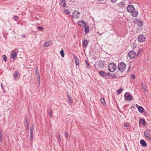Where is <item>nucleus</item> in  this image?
Wrapping results in <instances>:
<instances>
[{
    "label": "nucleus",
    "mask_w": 151,
    "mask_h": 151,
    "mask_svg": "<svg viewBox=\"0 0 151 151\" xmlns=\"http://www.w3.org/2000/svg\"><path fill=\"white\" fill-rule=\"evenodd\" d=\"M116 68V64L113 63H111L108 66L109 70L112 73L114 72Z\"/></svg>",
    "instance_id": "nucleus-1"
},
{
    "label": "nucleus",
    "mask_w": 151,
    "mask_h": 151,
    "mask_svg": "<svg viewBox=\"0 0 151 151\" xmlns=\"http://www.w3.org/2000/svg\"><path fill=\"white\" fill-rule=\"evenodd\" d=\"M126 68V64L123 62H122L119 64L118 69L121 72H123Z\"/></svg>",
    "instance_id": "nucleus-2"
},
{
    "label": "nucleus",
    "mask_w": 151,
    "mask_h": 151,
    "mask_svg": "<svg viewBox=\"0 0 151 151\" xmlns=\"http://www.w3.org/2000/svg\"><path fill=\"white\" fill-rule=\"evenodd\" d=\"M151 130H147L144 133V134L146 138L148 140H150L151 139V133L150 132Z\"/></svg>",
    "instance_id": "nucleus-3"
},
{
    "label": "nucleus",
    "mask_w": 151,
    "mask_h": 151,
    "mask_svg": "<svg viewBox=\"0 0 151 151\" xmlns=\"http://www.w3.org/2000/svg\"><path fill=\"white\" fill-rule=\"evenodd\" d=\"M80 12L76 11H74L72 15V17L73 18H79L80 17Z\"/></svg>",
    "instance_id": "nucleus-4"
},
{
    "label": "nucleus",
    "mask_w": 151,
    "mask_h": 151,
    "mask_svg": "<svg viewBox=\"0 0 151 151\" xmlns=\"http://www.w3.org/2000/svg\"><path fill=\"white\" fill-rule=\"evenodd\" d=\"M17 53L18 52L17 50H13L11 55L10 58L13 60L17 58Z\"/></svg>",
    "instance_id": "nucleus-5"
},
{
    "label": "nucleus",
    "mask_w": 151,
    "mask_h": 151,
    "mask_svg": "<svg viewBox=\"0 0 151 151\" xmlns=\"http://www.w3.org/2000/svg\"><path fill=\"white\" fill-rule=\"evenodd\" d=\"M146 38L145 36V35H140L138 37V41L140 42H144Z\"/></svg>",
    "instance_id": "nucleus-6"
},
{
    "label": "nucleus",
    "mask_w": 151,
    "mask_h": 151,
    "mask_svg": "<svg viewBox=\"0 0 151 151\" xmlns=\"http://www.w3.org/2000/svg\"><path fill=\"white\" fill-rule=\"evenodd\" d=\"M136 53L133 51H131L128 53V56L130 58H134Z\"/></svg>",
    "instance_id": "nucleus-7"
},
{
    "label": "nucleus",
    "mask_w": 151,
    "mask_h": 151,
    "mask_svg": "<svg viewBox=\"0 0 151 151\" xmlns=\"http://www.w3.org/2000/svg\"><path fill=\"white\" fill-rule=\"evenodd\" d=\"M127 10L130 13H131L134 10V8L132 5H129L127 7Z\"/></svg>",
    "instance_id": "nucleus-8"
},
{
    "label": "nucleus",
    "mask_w": 151,
    "mask_h": 151,
    "mask_svg": "<svg viewBox=\"0 0 151 151\" xmlns=\"http://www.w3.org/2000/svg\"><path fill=\"white\" fill-rule=\"evenodd\" d=\"M34 133V127L33 125H32L30 128V139L32 140L33 137V134Z\"/></svg>",
    "instance_id": "nucleus-9"
},
{
    "label": "nucleus",
    "mask_w": 151,
    "mask_h": 151,
    "mask_svg": "<svg viewBox=\"0 0 151 151\" xmlns=\"http://www.w3.org/2000/svg\"><path fill=\"white\" fill-rule=\"evenodd\" d=\"M124 96L126 99L128 101H131L132 99V97L131 95L125 94Z\"/></svg>",
    "instance_id": "nucleus-10"
},
{
    "label": "nucleus",
    "mask_w": 151,
    "mask_h": 151,
    "mask_svg": "<svg viewBox=\"0 0 151 151\" xmlns=\"http://www.w3.org/2000/svg\"><path fill=\"white\" fill-rule=\"evenodd\" d=\"M99 74L102 76L107 78L106 73L103 71H100L99 73Z\"/></svg>",
    "instance_id": "nucleus-11"
},
{
    "label": "nucleus",
    "mask_w": 151,
    "mask_h": 151,
    "mask_svg": "<svg viewBox=\"0 0 151 151\" xmlns=\"http://www.w3.org/2000/svg\"><path fill=\"white\" fill-rule=\"evenodd\" d=\"M73 57L75 60L76 65L78 66L79 64V59L75 55H74Z\"/></svg>",
    "instance_id": "nucleus-12"
},
{
    "label": "nucleus",
    "mask_w": 151,
    "mask_h": 151,
    "mask_svg": "<svg viewBox=\"0 0 151 151\" xmlns=\"http://www.w3.org/2000/svg\"><path fill=\"white\" fill-rule=\"evenodd\" d=\"M60 4L63 7H65L66 6L65 0H60Z\"/></svg>",
    "instance_id": "nucleus-13"
},
{
    "label": "nucleus",
    "mask_w": 151,
    "mask_h": 151,
    "mask_svg": "<svg viewBox=\"0 0 151 151\" xmlns=\"http://www.w3.org/2000/svg\"><path fill=\"white\" fill-rule=\"evenodd\" d=\"M52 44V43L51 41H47L45 43L44 45V47H48L50 46Z\"/></svg>",
    "instance_id": "nucleus-14"
},
{
    "label": "nucleus",
    "mask_w": 151,
    "mask_h": 151,
    "mask_svg": "<svg viewBox=\"0 0 151 151\" xmlns=\"http://www.w3.org/2000/svg\"><path fill=\"white\" fill-rule=\"evenodd\" d=\"M140 142L142 145L144 147H146L147 146L146 142L143 139H141L140 140Z\"/></svg>",
    "instance_id": "nucleus-15"
},
{
    "label": "nucleus",
    "mask_w": 151,
    "mask_h": 151,
    "mask_svg": "<svg viewBox=\"0 0 151 151\" xmlns=\"http://www.w3.org/2000/svg\"><path fill=\"white\" fill-rule=\"evenodd\" d=\"M35 74L36 76L38 78V81L39 82V84H40V77L39 76V71L38 70H36L35 72Z\"/></svg>",
    "instance_id": "nucleus-16"
},
{
    "label": "nucleus",
    "mask_w": 151,
    "mask_h": 151,
    "mask_svg": "<svg viewBox=\"0 0 151 151\" xmlns=\"http://www.w3.org/2000/svg\"><path fill=\"white\" fill-rule=\"evenodd\" d=\"M78 24L83 27H85L86 26V23L82 21L79 22H78Z\"/></svg>",
    "instance_id": "nucleus-17"
},
{
    "label": "nucleus",
    "mask_w": 151,
    "mask_h": 151,
    "mask_svg": "<svg viewBox=\"0 0 151 151\" xmlns=\"http://www.w3.org/2000/svg\"><path fill=\"white\" fill-rule=\"evenodd\" d=\"M19 74V72L18 70H16L14 73L13 75L14 77V79H16Z\"/></svg>",
    "instance_id": "nucleus-18"
},
{
    "label": "nucleus",
    "mask_w": 151,
    "mask_h": 151,
    "mask_svg": "<svg viewBox=\"0 0 151 151\" xmlns=\"http://www.w3.org/2000/svg\"><path fill=\"white\" fill-rule=\"evenodd\" d=\"M131 13H132V15L134 17H136L138 14V12L137 11H134V10Z\"/></svg>",
    "instance_id": "nucleus-19"
},
{
    "label": "nucleus",
    "mask_w": 151,
    "mask_h": 151,
    "mask_svg": "<svg viewBox=\"0 0 151 151\" xmlns=\"http://www.w3.org/2000/svg\"><path fill=\"white\" fill-rule=\"evenodd\" d=\"M88 42L86 39H85L83 41V46L85 47H86L87 46Z\"/></svg>",
    "instance_id": "nucleus-20"
},
{
    "label": "nucleus",
    "mask_w": 151,
    "mask_h": 151,
    "mask_svg": "<svg viewBox=\"0 0 151 151\" xmlns=\"http://www.w3.org/2000/svg\"><path fill=\"white\" fill-rule=\"evenodd\" d=\"M84 29L85 33L86 34H87L89 32L88 26H86L85 27Z\"/></svg>",
    "instance_id": "nucleus-21"
},
{
    "label": "nucleus",
    "mask_w": 151,
    "mask_h": 151,
    "mask_svg": "<svg viewBox=\"0 0 151 151\" xmlns=\"http://www.w3.org/2000/svg\"><path fill=\"white\" fill-rule=\"evenodd\" d=\"M67 97L68 99V102L70 104H72L73 103V102L71 100V97L69 95H68V94L67 93Z\"/></svg>",
    "instance_id": "nucleus-22"
},
{
    "label": "nucleus",
    "mask_w": 151,
    "mask_h": 151,
    "mask_svg": "<svg viewBox=\"0 0 151 151\" xmlns=\"http://www.w3.org/2000/svg\"><path fill=\"white\" fill-rule=\"evenodd\" d=\"M138 109L139 112L142 113L144 109L142 107L139 106L138 108Z\"/></svg>",
    "instance_id": "nucleus-23"
},
{
    "label": "nucleus",
    "mask_w": 151,
    "mask_h": 151,
    "mask_svg": "<svg viewBox=\"0 0 151 151\" xmlns=\"http://www.w3.org/2000/svg\"><path fill=\"white\" fill-rule=\"evenodd\" d=\"M145 120L144 119H141L139 121V123L141 124L143 126L145 124Z\"/></svg>",
    "instance_id": "nucleus-24"
},
{
    "label": "nucleus",
    "mask_w": 151,
    "mask_h": 151,
    "mask_svg": "<svg viewBox=\"0 0 151 151\" xmlns=\"http://www.w3.org/2000/svg\"><path fill=\"white\" fill-rule=\"evenodd\" d=\"M63 12L64 14L66 15H68L70 14V12L68 9H65L64 10Z\"/></svg>",
    "instance_id": "nucleus-25"
},
{
    "label": "nucleus",
    "mask_w": 151,
    "mask_h": 151,
    "mask_svg": "<svg viewBox=\"0 0 151 151\" xmlns=\"http://www.w3.org/2000/svg\"><path fill=\"white\" fill-rule=\"evenodd\" d=\"M124 5V4L123 2H121L118 4L117 5L120 8H122L123 7Z\"/></svg>",
    "instance_id": "nucleus-26"
},
{
    "label": "nucleus",
    "mask_w": 151,
    "mask_h": 151,
    "mask_svg": "<svg viewBox=\"0 0 151 151\" xmlns=\"http://www.w3.org/2000/svg\"><path fill=\"white\" fill-rule=\"evenodd\" d=\"M100 101L101 103L104 105H106V103L105 101V100L103 98H101L100 99Z\"/></svg>",
    "instance_id": "nucleus-27"
},
{
    "label": "nucleus",
    "mask_w": 151,
    "mask_h": 151,
    "mask_svg": "<svg viewBox=\"0 0 151 151\" xmlns=\"http://www.w3.org/2000/svg\"><path fill=\"white\" fill-rule=\"evenodd\" d=\"M142 89L144 90V91L146 92V86L144 85L143 84H142Z\"/></svg>",
    "instance_id": "nucleus-28"
},
{
    "label": "nucleus",
    "mask_w": 151,
    "mask_h": 151,
    "mask_svg": "<svg viewBox=\"0 0 151 151\" xmlns=\"http://www.w3.org/2000/svg\"><path fill=\"white\" fill-rule=\"evenodd\" d=\"M60 53L61 54V56H62V57L63 58L64 57V55H65L63 50H62L60 51Z\"/></svg>",
    "instance_id": "nucleus-29"
},
{
    "label": "nucleus",
    "mask_w": 151,
    "mask_h": 151,
    "mask_svg": "<svg viewBox=\"0 0 151 151\" xmlns=\"http://www.w3.org/2000/svg\"><path fill=\"white\" fill-rule=\"evenodd\" d=\"M2 58L5 62L7 61V57L5 55H3Z\"/></svg>",
    "instance_id": "nucleus-30"
},
{
    "label": "nucleus",
    "mask_w": 151,
    "mask_h": 151,
    "mask_svg": "<svg viewBox=\"0 0 151 151\" xmlns=\"http://www.w3.org/2000/svg\"><path fill=\"white\" fill-rule=\"evenodd\" d=\"M25 123L26 124H29L28 118L27 116L25 117Z\"/></svg>",
    "instance_id": "nucleus-31"
},
{
    "label": "nucleus",
    "mask_w": 151,
    "mask_h": 151,
    "mask_svg": "<svg viewBox=\"0 0 151 151\" xmlns=\"http://www.w3.org/2000/svg\"><path fill=\"white\" fill-rule=\"evenodd\" d=\"M123 90V88H120L118 90H117V93L118 94H119Z\"/></svg>",
    "instance_id": "nucleus-32"
},
{
    "label": "nucleus",
    "mask_w": 151,
    "mask_h": 151,
    "mask_svg": "<svg viewBox=\"0 0 151 151\" xmlns=\"http://www.w3.org/2000/svg\"><path fill=\"white\" fill-rule=\"evenodd\" d=\"M37 28L40 30L43 31L44 30V28L42 27H37Z\"/></svg>",
    "instance_id": "nucleus-33"
},
{
    "label": "nucleus",
    "mask_w": 151,
    "mask_h": 151,
    "mask_svg": "<svg viewBox=\"0 0 151 151\" xmlns=\"http://www.w3.org/2000/svg\"><path fill=\"white\" fill-rule=\"evenodd\" d=\"M65 135L66 139H68V134L67 132H65Z\"/></svg>",
    "instance_id": "nucleus-34"
},
{
    "label": "nucleus",
    "mask_w": 151,
    "mask_h": 151,
    "mask_svg": "<svg viewBox=\"0 0 151 151\" xmlns=\"http://www.w3.org/2000/svg\"><path fill=\"white\" fill-rule=\"evenodd\" d=\"M14 19L16 20L18 19V17L17 16H14L13 17Z\"/></svg>",
    "instance_id": "nucleus-35"
},
{
    "label": "nucleus",
    "mask_w": 151,
    "mask_h": 151,
    "mask_svg": "<svg viewBox=\"0 0 151 151\" xmlns=\"http://www.w3.org/2000/svg\"><path fill=\"white\" fill-rule=\"evenodd\" d=\"M85 62L87 65V66L89 68V64L86 60H85Z\"/></svg>",
    "instance_id": "nucleus-36"
},
{
    "label": "nucleus",
    "mask_w": 151,
    "mask_h": 151,
    "mask_svg": "<svg viewBox=\"0 0 151 151\" xmlns=\"http://www.w3.org/2000/svg\"><path fill=\"white\" fill-rule=\"evenodd\" d=\"M131 77L133 79H135L136 78L135 75L133 74H131Z\"/></svg>",
    "instance_id": "nucleus-37"
},
{
    "label": "nucleus",
    "mask_w": 151,
    "mask_h": 151,
    "mask_svg": "<svg viewBox=\"0 0 151 151\" xmlns=\"http://www.w3.org/2000/svg\"><path fill=\"white\" fill-rule=\"evenodd\" d=\"M52 110H50V111L49 116H50V117H51L52 116Z\"/></svg>",
    "instance_id": "nucleus-38"
},
{
    "label": "nucleus",
    "mask_w": 151,
    "mask_h": 151,
    "mask_svg": "<svg viewBox=\"0 0 151 151\" xmlns=\"http://www.w3.org/2000/svg\"><path fill=\"white\" fill-rule=\"evenodd\" d=\"M2 141V138L1 137V133L0 131V142H1Z\"/></svg>",
    "instance_id": "nucleus-39"
},
{
    "label": "nucleus",
    "mask_w": 151,
    "mask_h": 151,
    "mask_svg": "<svg viewBox=\"0 0 151 151\" xmlns=\"http://www.w3.org/2000/svg\"><path fill=\"white\" fill-rule=\"evenodd\" d=\"M142 52L141 50H139L138 51L137 55H139V54H140Z\"/></svg>",
    "instance_id": "nucleus-40"
},
{
    "label": "nucleus",
    "mask_w": 151,
    "mask_h": 151,
    "mask_svg": "<svg viewBox=\"0 0 151 151\" xmlns=\"http://www.w3.org/2000/svg\"><path fill=\"white\" fill-rule=\"evenodd\" d=\"M58 139L60 141H61V137H60V135L59 134H58Z\"/></svg>",
    "instance_id": "nucleus-41"
},
{
    "label": "nucleus",
    "mask_w": 151,
    "mask_h": 151,
    "mask_svg": "<svg viewBox=\"0 0 151 151\" xmlns=\"http://www.w3.org/2000/svg\"><path fill=\"white\" fill-rule=\"evenodd\" d=\"M106 75H107V77L108 76V77H109L110 76H111V73H106Z\"/></svg>",
    "instance_id": "nucleus-42"
},
{
    "label": "nucleus",
    "mask_w": 151,
    "mask_h": 151,
    "mask_svg": "<svg viewBox=\"0 0 151 151\" xmlns=\"http://www.w3.org/2000/svg\"><path fill=\"white\" fill-rule=\"evenodd\" d=\"M26 129L27 130H28L29 129V125L28 124H26Z\"/></svg>",
    "instance_id": "nucleus-43"
},
{
    "label": "nucleus",
    "mask_w": 151,
    "mask_h": 151,
    "mask_svg": "<svg viewBox=\"0 0 151 151\" xmlns=\"http://www.w3.org/2000/svg\"><path fill=\"white\" fill-rule=\"evenodd\" d=\"M111 77L113 78H115L116 77V76L115 75H111Z\"/></svg>",
    "instance_id": "nucleus-44"
},
{
    "label": "nucleus",
    "mask_w": 151,
    "mask_h": 151,
    "mask_svg": "<svg viewBox=\"0 0 151 151\" xmlns=\"http://www.w3.org/2000/svg\"><path fill=\"white\" fill-rule=\"evenodd\" d=\"M112 3H114L117 0H110Z\"/></svg>",
    "instance_id": "nucleus-45"
},
{
    "label": "nucleus",
    "mask_w": 151,
    "mask_h": 151,
    "mask_svg": "<svg viewBox=\"0 0 151 151\" xmlns=\"http://www.w3.org/2000/svg\"><path fill=\"white\" fill-rule=\"evenodd\" d=\"M124 127H128L129 126V125L128 124H124Z\"/></svg>",
    "instance_id": "nucleus-46"
},
{
    "label": "nucleus",
    "mask_w": 151,
    "mask_h": 151,
    "mask_svg": "<svg viewBox=\"0 0 151 151\" xmlns=\"http://www.w3.org/2000/svg\"><path fill=\"white\" fill-rule=\"evenodd\" d=\"M131 68V66H129V67L128 69V71H129V70H130V69Z\"/></svg>",
    "instance_id": "nucleus-47"
},
{
    "label": "nucleus",
    "mask_w": 151,
    "mask_h": 151,
    "mask_svg": "<svg viewBox=\"0 0 151 151\" xmlns=\"http://www.w3.org/2000/svg\"><path fill=\"white\" fill-rule=\"evenodd\" d=\"M1 88L2 89H4V87L3 86V85H2V83H1Z\"/></svg>",
    "instance_id": "nucleus-48"
},
{
    "label": "nucleus",
    "mask_w": 151,
    "mask_h": 151,
    "mask_svg": "<svg viewBox=\"0 0 151 151\" xmlns=\"http://www.w3.org/2000/svg\"><path fill=\"white\" fill-rule=\"evenodd\" d=\"M22 36L23 37H26V36L25 35H22Z\"/></svg>",
    "instance_id": "nucleus-49"
},
{
    "label": "nucleus",
    "mask_w": 151,
    "mask_h": 151,
    "mask_svg": "<svg viewBox=\"0 0 151 151\" xmlns=\"http://www.w3.org/2000/svg\"><path fill=\"white\" fill-rule=\"evenodd\" d=\"M103 66V65H102L101 66V65H100L99 66H100V68H102Z\"/></svg>",
    "instance_id": "nucleus-50"
},
{
    "label": "nucleus",
    "mask_w": 151,
    "mask_h": 151,
    "mask_svg": "<svg viewBox=\"0 0 151 151\" xmlns=\"http://www.w3.org/2000/svg\"><path fill=\"white\" fill-rule=\"evenodd\" d=\"M98 0L99 1H103L104 0Z\"/></svg>",
    "instance_id": "nucleus-51"
}]
</instances>
